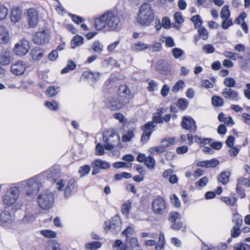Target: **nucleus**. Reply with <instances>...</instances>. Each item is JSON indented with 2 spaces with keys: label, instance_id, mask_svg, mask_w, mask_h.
Masks as SVG:
<instances>
[{
  "label": "nucleus",
  "instance_id": "f257e3e1",
  "mask_svg": "<svg viewBox=\"0 0 250 250\" xmlns=\"http://www.w3.org/2000/svg\"><path fill=\"white\" fill-rule=\"evenodd\" d=\"M58 176L56 170L49 169L35 177L21 181L18 184V188L22 189L27 197L34 198L40 188V180L42 177L56 181Z\"/></svg>",
  "mask_w": 250,
  "mask_h": 250
},
{
  "label": "nucleus",
  "instance_id": "f03ea898",
  "mask_svg": "<svg viewBox=\"0 0 250 250\" xmlns=\"http://www.w3.org/2000/svg\"><path fill=\"white\" fill-rule=\"evenodd\" d=\"M120 18L117 14L107 11L95 19L94 27L98 30L105 28L109 31H115L120 28Z\"/></svg>",
  "mask_w": 250,
  "mask_h": 250
},
{
  "label": "nucleus",
  "instance_id": "7ed1b4c3",
  "mask_svg": "<svg viewBox=\"0 0 250 250\" xmlns=\"http://www.w3.org/2000/svg\"><path fill=\"white\" fill-rule=\"evenodd\" d=\"M155 13L151 6L148 3L142 4L139 7L136 21L142 26H148L153 22Z\"/></svg>",
  "mask_w": 250,
  "mask_h": 250
},
{
  "label": "nucleus",
  "instance_id": "20e7f679",
  "mask_svg": "<svg viewBox=\"0 0 250 250\" xmlns=\"http://www.w3.org/2000/svg\"><path fill=\"white\" fill-rule=\"evenodd\" d=\"M20 194V191L18 187H11L2 197L3 205L7 207L13 206L17 201Z\"/></svg>",
  "mask_w": 250,
  "mask_h": 250
},
{
  "label": "nucleus",
  "instance_id": "39448f33",
  "mask_svg": "<svg viewBox=\"0 0 250 250\" xmlns=\"http://www.w3.org/2000/svg\"><path fill=\"white\" fill-rule=\"evenodd\" d=\"M38 203L42 209L46 210L51 208L54 203L53 193L49 190L42 191L38 197Z\"/></svg>",
  "mask_w": 250,
  "mask_h": 250
},
{
  "label": "nucleus",
  "instance_id": "423d86ee",
  "mask_svg": "<svg viewBox=\"0 0 250 250\" xmlns=\"http://www.w3.org/2000/svg\"><path fill=\"white\" fill-rule=\"evenodd\" d=\"M103 142L105 143L104 148L107 150L112 151L115 145L120 142V137L115 132L108 131L103 135Z\"/></svg>",
  "mask_w": 250,
  "mask_h": 250
},
{
  "label": "nucleus",
  "instance_id": "0eeeda50",
  "mask_svg": "<svg viewBox=\"0 0 250 250\" xmlns=\"http://www.w3.org/2000/svg\"><path fill=\"white\" fill-rule=\"evenodd\" d=\"M30 48V46L28 41L22 39L15 43L12 50L15 55L21 57L27 54Z\"/></svg>",
  "mask_w": 250,
  "mask_h": 250
},
{
  "label": "nucleus",
  "instance_id": "6e6552de",
  "mask_svg": "<svg viewBox=\"0 0 250 250\" xmlns=\"http://www.w3.org/2000/svg\"><path fill=\"white\" fill-rule=\"evenodd\" d=\"M28 68L26 62L22 60H19L12 62L10 65V72L15 76H21Z\"/></svg>",
  "mask_w": 250,
  "mask_h": 250
},
{
  "label": "nucleus",
  "instance_id": "1a4fd4ad",
  "mask_svg": "<svg viewBox=\"0 0 250 250\" xmlns=\"http://www.w3.org/2000/svg\"><path fill=\"white\" fill-rule=\"evenodd\" d=\"M152 210L156 214L164 213L167 209V205L164 199L160 196L155 198L152 203Z\"/></svg>",
  "mask_w": 250,
  "mask_h": 250
},
{
  "label": "nucleus",
  "instance_id": "9d476101",
  "mask_svg": "<svg viewBox=\"0 0 250 250\" xmlns=\"http://www.w3.org/2000/svg\"><path fill=\"white\" fill-rule=\"evenodd\" d=\"M26 19L29 27L34 28L39 22V13L35 8H30L26 12Z\"/></svg>",
  "mask_w": 250,
  "mask_h": 250
},
{
  "label": "nucleus",
  "instance_id": "9b49d317",
  "mask_svg": "<svg viewBox=\"0 0 250 250\" xmlns=\"http://www.w3.org/2000/svg\"><path fill=\"white\" fill-rule=\"evenodd\" d=\"M49 38V32L47 30L42 28L37 31L33 37V41L35 43L38 44H43L48 42Z\"/></svg>",
  "mask_w": 250,
  "mask_h": 250
},
{
  "label": "nucleus",
  "instance_id": "f8f14e48",
  "mask_svg": "<svg viewBox=\"0 0 250 250\" xmlns=\"http://www.w3.org/2000/svg\"><path fill=\"white\" fill-rule=\"evenodd\" d=\"M121 223L118 220H108L105 221L104 229L113 233H117L120 230Z\"/></svg>",
  "mask_w": 250,
  "mask_h": 250
},
{
  "label": "nucleus",
  "instance_id": "ddd939ff",
  "mask_svg": "<svg viewBox=\"0 0 250 250\" xmlns=\"http://www.w3.org/2000/svg\"><path fill=\"white\" fill-rule=\"evenodd\" d=\"M22 17V10L18 7H13L10 11V21L13 23L20 22Z\"/></svg>",
  "mask_w": 250,
  "mask_h": 250
},
{
  "label": "nucleus",
  "instance_id": "4468645a",
  "mask_svg": "<svg viewBox=\"0 0 250 250\" xmlns=\"http://www.w3.org/2000/svg\"><path fill=\"white\" fill-rule=\"evenodd\" d=\"M154 126L153 123L150 122L146 123L144 126H142V129L144 132L142 136L141 141L144 143H146L149 140Z\"/></svg>",
  "mask_w": 250,
  "mask_h": 250
},
{
  "label": "nucleus",
  "instance_id": "2eb2a0df",
  "mask_svg": "<svg viewBox=\"0 0 250 250\" xmlns=\"http://www.w3.org/2000/svg\"><path fill=\"white\" fill-rule=\"evenodd\" d=\"M250 186V180L248 178L240 177L237 180V184L236 190L238 194H241V198L245 197V194L241 189L242 186H246L249 187Z\"/></svg>",
  "mask_w": 250,
  "mask_h": 250
},
{
  "label": "nucleus",
  "instance_id": "dca6fc26",
  "mask_svg": "<svg viewBox=\"0 0 250 250\" xmlns=\"http://www.w3.org/2000/svg\"><path fill=\"white\" fill-rule=\"evenodd\" d=\"M30 55L33 62H39L43 58L44 51L39 47H35L31 50Z\"/></svg>",
  "mask_w": 250,
  "mask_h": 250
},
{
  "label": "nucleus",
  "instance_id": "f3484780",
  "mask_svg": "<svg viewBox=\"0 0 250 250\" xmlns=\"http://www.w3.org/2000/svg\"><path fill=\"white\" fill-rule=\"evenodd\" d=\"M182 125L184 129L191 131H195L197 128L195 122L189 117H184L183 118Z\"/></svg>",
  "mask_w": 250,
  "mask_h": 250
},
{
  "label": "nucleus",
  "instance_id": "a211bd4d",
  "mask_svg": "<svg viewBox=\"0 0 250 250\" xmlns=\"http://www.w3.org/2000/svg\"><path fill=\"white\" fill-rule=\"evenodd\" d=\"M12 60V57L9 50H3L0 53V64L1 65H8Z\"/></svg>",
  "mask_w": 250,
  "mask_h": 250
},
{
  "label": "nucleus",
  "instance_id": "6ab92c4d",
  "mask_svg": "<svg viewBox=\"0 0 250 250\" xmlns=\"http://www.w3.org/2000/svg\"><path fill=\"white\" fill-rule=\"evenodd\" d=\"M222 95L225 98L234 101H237L239 100L238 92L231 89L225 88L222 92Z\"/></svg>",
  "mask_w": 250,
  "mask_h": 250
},
{
  "label": "nucleus",
  "instance_id": "aec40b11",
  "mask_svg": "<svg viewBox=\"0 0 250 250\" xmlns=\"http://www.w3.org/2000/svg\"><path fill=\"white\" fill-rule=\"evenodd\" d=\"M9 30L5 26L0 25V43L6 44L10 41Z\"/></svg>",
  "mask_w": 250,
  "mask_h": 250
},
{
  "label": "nucleus",
  "instance_id": "412c9836",
  "mask_svg": "<svg viewBox=\"0 0 250 250\" xmlns=\"http://www.w3.org/2000/svg\"><path fill=\"white\" fill-rule=\"evenodd\" d=\"M110 164L105 161L97 159L92 163L93 168L97 167L102 169H106L110 167Z\"/></svg>",
  "mask_w": 250,
  "mask_h": 250
},
{
  "label": "nucleus",
  "instance_id": "4be33fe9",
  "mask_svg": "<svg viewBox=\"0 0 250 250\" xmlns=\"http://www.w3.org/2000/svg\"><path fill=\"white\" fill-rule=\"evenodd\" d=\"M150 45L143 42H139L132 44L131 49L135 52H140L150 48Z\"/></svg>",
  "mask_w": 250,
  "mask_h": 250
},
{
  "label": "nucleus",
  "instance_id": "5701e85b",
  "mask_svg": "<svg viewBox=\"0 0 250 250\" xmlns=\"http://www.w3.org/2000/svg\"><path fill=\"white\" fill-rule=\"evenodd\" d=\"M83 43V38L79 35L75 36L71 41L70 45L72 49L81 46Z\"/></svg>",
  "mask_w": 250,
  "mask_h": 250
},
{
  "label": "nucleus",
  "instance_id": "b1692460",
  "mask_svg": "<svg viewBox=\"0 0 250 250\" xmlns=\"http://www.w3.org/2000/svg\"><path fill=\"white\" fill-rule=\"evenodd\" d=\"M122 104L116 99L111 98L109 100L108 107L112 110H117L120 109Z\"/></svg>",
  "mask_w": 250,
  "mask_h": 250
},
{
  "label": "nucleus",
  "instance_id": "393cba45",
  "mask_svg": "<svg viewBox=\"0 0 250 250\" xmlns=\"http://www.w3.org/2000/svg\"><path fill=\"white\" fill-rule=\"evenodd\" d=\"M176 142V140L175 138L174 137L172 138H167L164 140H163L161 142V145L163 146L164 150L166 151V148L167 147H169L173 145H174Z\"/></svg>",
  "mask_w": 250,
  "mask_h": 250
},
{
  "label": "nucleus",
  "instance_id": "a878e982",
  "mask_svg": "<svg viewBox=\"0 0 250 250\" xmlns=\"http://www.w3.org/2000/svg\"><path fill=\"white\" fill-rule=\"evenodd\" d=\"M83 77L87 80L94 81L99 79L100 74L97 72L86 71L83 73Z\"/></svg>",
  "mask_w": 250,
  "mask_h": 250
},
{
  "label": "nucleus",
  "instance_id": "bb28decb",
  "mask_svg": "<svg viewBox=\"0 0 250 250\" xmlns=\"http://www.w3.org/2000/svg\"><path fill=\"white\" fill-rule=\"evenodd\" d=\"M230 176V172L229 171L222 172L218 176V180L223 185H226L229 182Z\"/></svg>",
  "mask_w": 250,
  "mask_h": 250
},
{
  "label": "nucleus",
  "instance_id": "cd10ccee",
  "mask_svg": "<svg viewBox=\"0 0 250 250\" xmlns=\"http://www.w3.org/2000/svg\"><path fill=\"white\" fill-rule=\"evenodd\" d=\"M165 245V238L163 232L159 233L158 241L156 244L155 249L156 250H161L164 249Z\"/></svg>",
  "mask_w": 250,
  "mask_h": 250
},
{
  "label": "nucleus",
  "instance_id": "c85d7f7f",
  "mask_svg": "<svg viewBox=\"0 0 250 250\" xmlns=\"http://www.w3.org/2000/svg\"><path fill=\"white\" fill-rule=\"evenodd\" d=\"M119 95L120 97L128 98L129 96L130 91L125 85H121L119 87Z\"/></svg>",
  "mask_w": 250,
  "mask_h": 250
},
{
  "label": "nucleus",
  "instance_id": "c756f323",
  "mask_svg": "<svg viewBox=\"0 0 250 250\" xmlns=\"http://www.w3.org/2000/svg\"><path fill=\"white\" fill-rule=\"evenodd\" d=\"M44 105L50 110L56 111L59 109V104L55 101H46Z\"/></svg>",
  "mask_w": 250,
  "mask_h": 250
},
{
  "label": "nucleus",
  "instance_id": "7c9ffc66",
  "mask_svg": "<svg viewBox=\"0 0 250 250\" xmlns=\"http://www.w3.org/2000/svg\"><path fill=\"white\" fill-rule=\"evenodd\" d=\"M104 45L99 41H95L92 45L93 50L97 53H101L104 50Z\"/></svg>",
  "mask_w": 250,
  "mask_h": 250
},
{
  "label": "nucleus",
  "instance_id": "2f4dec72",
  "mask_svg": "<svg viewBox=\"0 0 250 250\" xmlns=\"http://www.w3.org/2000/svg\"><path fill=\"white\" fill-rule=\"evenodd\" d=\"M128 243L132 250H142L136 238H131Z\"/></svg>",
  "mask_w": 250,
  "mask_h": 250
},
{
  "label": "nucleus",
  "instance_id": "473e14b6",
  "mask_svg": "<svg viewBox=\"0 0 250 250\" xmlns=\"http://www.w3.org/2000/svg\"><path fill=\"white\" fill-rule=\"evenodd\" d=\"M75 181L73 180H70L67 184V185L64 188L65 196L68 198L70 195L71 191L74 188Z\"/></svg>",
  "mask_w": 250,
  "mask_h": 250
},
{
  "label": "nucleus",
  "instance_id": "72a5a7b5",
  "mask_svg": "<svg viewBox=\"0 0 250 250\" xmlns=\"http://www.w3.org/2000/svg\"><path fill=\"white\" fill-rule=\"evenodd\" d=\"M165 151L163 146H162L161 145L159 146L151 147L149 149V152L152 155L159 154Z\"/></svg>",
  "mask_w": 250,
  "mask_h": 250
},
{
  "label": "nucleus",
  "instance_id": "f704fd0d",
  "mask_svg": "<svg viewBox=\"0 0 250 250\" xmlns=\"http://www.w3.org/2000/svg\"><path fill=\"white\" fill-rule=\"evenodd\" d=\"M185 86V84L183 80H179L176 82L172 88V91L176 93L179 90L183 89Z\"/></svg>",
  "mask_w": 250,
  "mask_h": 250
},
{
  "label": "nucleus",
  "instance_id": "c9c22d12",
  "mask_svg": "<svg viewBox=\"0 0 250 250\" xmlns=\"http://www.w3.org/2000/svg\"><path fill=\"white\" fill-rule=\"evenodd\" d=\"M230 15V11L229 10V7L228 5H225L222 9L220 17L221 19H229Z\"/></svg>",
  "mask_w": 250,
  "mask_h": 250
},
{
  "label": "nucleus",
  "instance_id": "e433bc0d",
  "mask_svg": "<svg viewBox=\"0 0 250 250\" xmlns=\"http://www.w3.org/2000/svg\"><path fill=\"white\" fill-rule=\"evenodd\" d=\"M8 14V8L3 4H0V21L6 19Z\"/></svg>",
  "mask_w": 250,
  "mask_h": 250
},
{
  "label": "nucleus",
  "instance_id": "4c0bfd02",
  "mask_svg": "<svg viewBox=\"0 0 250 250\" xmlns=\"http://www.w3.org/2000/svg\"><path fill=\"white\" fill-rule=\"evenodd\" d=\"M59 92V87L58 86H51L49 87L46 91L47 94L50 97H54Z\"/></svg>",
  "mask_w": 250,
  "mask_h": 250
},
{
  "label": "nucleus",
  "instance_id": "58836bf2",
  "mask_svg": "<svg viewBox=\"0 0 250 250\" xmlns=\"http://www.w3.org/2000/svg\"><path fill=\"white\" fill-rule=\"evenodd\" d=\"M212 104L215 106H221L224 103L223 99L220 97L214 96L212 97Z\"/></svg>",
  "mask_w": 250,
  "mask_h": 250
},
{
  "label": "nucleus",
  "instance_id": "ea45409f",
  "mask_svg": "<svg viewBox=\"0 0 250 250\" xmlns=\"http://www.w3.org/2000/svg\"><path fill=\"white\" fill-rule=\"evenodd\" d=\"M39 212H37L36 210L34 209L27 210L25 212L24 218L25 219L37 218L39 217Z\"/></svg>",
  "mask_w": 250,
  "mask_h": 250
},
{
  "label": "nucleus",
  "instance_id": "a19ab883",
  "mask_svg": "<svg viewBox=\"0 0 250 250\" xmlns=\"http://www.w3.org/2000/svg\"><path fill=\"white\" fill-rule=\"evenodd\" d=\"M101 247V244L99 242H92L86 244L85 248L87 250H96Z\"/></svg>",
  "mask_w": 250,
  "mask_h": 250
},
{
  "label": "nucleus",
  "instance_id": "79ce46f5",
  "mask_svg": "<svg viewBox=\"0 0 250 250\" xmlns=\"http://www.w3.org/2000/svg\"><path fill=\"white\" fill-rule=\"evenodd\" d=\"M169 198L171 204L175 208H179L181 207V202L175 194L170 195Z\"/></svg>",
  "mask_w": 250,
  "mask_h": 250
},
{
  "label": "nucleus",
  "instance_id": "37998d69",
  "mask_svg": "<svg viewBox=\"0 0 250 250\" xmlns=\"http://www.w3.org/2000/svg\"><path fill=\"white\" fill-rule=\"evenodd\" d=\"M131 207V203L129 201L122 205V212L124 215H125V217H127L129 214Z\"/></svg>",
  "mask_w": 250,
  "mask_h": 250
},
{
  "label": "nucleus",
  "instance_id": "c03bdc74",
  "mask_svg": "<svg viewBox=\"0 0 250 250\" xmlns=\"http://www.w3.org/2000/svg\"><path fill=\"white\" fill-rule=\"evenodd\" d=\"M90 171V167L88 165H83L81 167L79 170L81 177L87 175Z\"/></svg>",
  "mask_w": 250,
  "mask_h": 250
},
{
  "label": "nucleus",
  "instance_id": "a18cd8bd",
  "mask_svg": "<svg viewBox=\"0 0 250 250\" xmlns=\"http://www.w3.org/2000/svg\"><path fill=\"white\" fill-rule=\"evenodd\" d=\"M41 233L44 237L48 238H53L56 236V232L50 230H42Z\"/></svg>",
  "mask_w": 250,
  "mask_h": 250
},
{
  "label": "nucleus",
  "instance_id": "49530a36",
  "mask_svg": "<svg viewBox=\"0 0 250 250\" xmlns=\"http://www.w3.org/2000/svg\"><path fill=\"white\" fill-rule=\"evenodd\" d=\"M221 200L227 205L233 206L237 201V198L236 197L230 198L228 197H223L221 198Z\"/></svg>",
  "mask_w": 250,
  "mask_h": 250
},
{
  "label": "nucleus",
  "instance_id": "de8ad7c7",
  "mask_svg": "<svg viewBox=\"0 0 250 250\" xmlns=\"http://www.w3.org/2000/svg\"><path fill=\"white\" fill-rule=\"evenodd\" d=\"M145 164L148 168H153L155 165V161L152 157L148 156L146 159Z\"/></svg>",
  "mask_w": 250,
  "mask_h": 250
},
{
  "label": "nucleus",
  "instance_id": "09e8293b",
  "mask_svg": "<svg viewBox=\"0 0 250 250\" xmlns=\"http://www.w3.org/2000/svg\"><path fill=\"white\" fill-rule=\"evenodd\" d=\"M158 83L153 80L148 81L147 89L149 92H153L158 89Z\"/></svg>",
  "mask_w": 250,
  "mask_h": 250
},
{
  "label": "nucleus",
  "instance_id": "8fccbe9b",
  "mask_svg": "<svg viewBox=\"0 0 250 250\" xmlns=\"http://www.w3.org/2000/svg\"><path fill=\"white\" fill-rule=\"evenodd\" d=\"M234 250H250V246L244 243L236 244L233 247Z\"/></svg>",
  "mask_w": 250,
  "mask_h": 250
},
{
  "label": "nucleus",
  "instance_id": "3c124183",
  "mask_svg": "<svg viewBox=\"0 0 250 250\" xmlns=\"http://www.w3.org/2000/svg\"><path fill=\"white\" fill-rule=\"evenodd\" d=\"M223 21L222 22V28L223 29H228L230 26L232 25L233 22L231 19H223Z\"/></svg>",
  "mask_w": 250,
  "mask_h": 250
},
{
  "label": "nucleus",
  "instance_id": "603ef678",
  "mask_svg": "<svg viewBox=\"0 0 250 250\" xmlns=\"http://www.w3.org/2000/svg\"><path fill=\"white\" fill-rule=\"evenodd\" d=\"M235 81L231 78L227 77L224 81V84L226 87H233L235 86Z\"/></svg>",
  "mask_w": 250,
  "mask_h": 250
},
{
  "label": "nucleus",
  "instance_id": "864d4df0",
  "mask_svg": "<svg viewBox=\"0 0 250 250\" xmlns=\"http://www.w3.org/2000/svg\"><path fill=\"white\" fill-rule=\"evenodd\" d=\"M120 43V41H116L115 42L110 43L106 48V50L109 53H111L114 52L117 47Z\"/></svg>",
  "mask_w": 250,
  "mask_h": 250
},
{
  "label": "nucleus",
  "instance_id": "5fc2aeb1",
  "mask_svg": "<svg viewBox=\"0 0 250 250\" xmlns=\"http://www.w3.org/2000/svg\"><path fill=\"white\" fill-rule=\"evenodd\" d=\"M208 182V178L207 177H203L195 183V186L196 187L202 188L206 186Z\"/></svg>",
  "mask_w": 250,
  "mask_h": 250
},
{
  "label": "nucleus",
  "instance_id": "6e6d98bb",
  "mask_svg": "<svg viewBox=\"0 0 250 250\" xmlns=\"http://www.w3.org/2000/svg\"><path fill=\"white\" fill-rule=\"evenodd\" d=\"M182 223L180 220H172L171 227L173 229L179 230L182 227Z\"/></svg>",
  "mask_w": 250,
  "mask_h": 250
},
{
  "label": "nucleus",
  "instance_id": "4d7b16f0",
  "mask_svg": "<svg viewBox=\"0 0 250 250\" xmlns=\"http://www.w3.org/2000/svg\"><path fill=\"white\" fill-rule=\"evenodd\" d=\"M198 33L200 37L205 40L208 38V32L205 27H201L198 29Z\"/></svg>",
  "mask_w": 250,
  "mask_h": 250
},
{
  "label": "nucleus",
  "instance_id": "13d9d810",
  "mask_svg": "<svg viewBox=\"0 0 250 250\" xmlns=\"http://www.w3.org/2000/svg\"><path fill=\"white\" fill-rule=\"evenodd\" d=\"M191 21L193 22L196 27H200L202 23V20L199 15H195L192 17Z\"/></svg>",
  "mask_w": 250,
  "mask_h": 250
},
{
  "label": "nucleus",
  "instance_id": "bf43d9fd",
  "mask_svg": "<svg viewBox=\"0 0 250 250\" xmlns=\"http://www.w3.org/2000/svg\"><path fill=\"white\" fill-rule=\"evenodd\" d=\"M163 27L165 29H169L171 27V22L169 18L165 17L163 18L162 21Z\"/></svg>",
  "mask_w": 250,
  "mask_h": 250
},
{
  "label": "nucleus",
  "instance_id": "052dcab7",
  "mask_svg": "<svg viewBox=\"0 0 250 250\" xmlns=\"http://www.w3.org/2000/svg\"><path fill=\"white\" fill-rule=\"evenodd\" d=\"M184 54V52L178 48H174L172 49V55L175 59H178Z\"/></svg>",
  "mask_w": 250,
  "mask_h": 250
},
{
  "label": "nucleus",
  "instance_id": "680f3d73",
  "mask_svg": "<svg viewBox=\"0 0 250 250\" xmlns=\"http://www.w3.org/2000/svg\"><path fill=\"white\" fill-rule=\"evenodd\" d=\"M195 142L199 144L206 145L209 144L210 140L209 138H202L200 137L196 136L195 137Z\"/></svg>",
  "mask_w": 250,
  "mask_h": 250
},
{
  "label": "nucleus",
  "instance_id": "e2e57ef3",
  "mask_svg": "<svg viewBox=\"0 0 250 250\" xmlns=\"http://www.w3.org/2000/svg\"><path fill=\"white\" fill-rule=\"evenodd\" d=\"M188 102L186 99H180L178 100L177 106L182 110L185 109L188 105Z\"/></svg>",
  "mask_w": 250,
  "mask_h": 250
},
{
  "label": "nucleus",
  "instance_id": "0e129e2a",
  "mask_svg": "<svg viewBox=\"0 0 250 250\" xmlns=\"http://www.w3.org/2000/svg\"><path fill=\"white\" fill-rule=\"evenodd\" d=\"M214 50V47L210 44H206L203 47V50L207 54L212 53Z\"/></svg>",
  "mask_w": 250,
  "mask_h": 250
},
{
  "label": "nucleus",
  "instance_id": "69168bd1",
  "mask_svg": "<svg viewBox=\"0 0 250 250\" xmlns=\"http://www.w3.org/2000/svg\"><path fill=\"white\" fill-rule=\"evenodd\" d=\"M104 153V149L101 144L98 143L96 146V154L97 155H103Z\"/></svg>",
  "mask_w": 250,
  "mask_h": 250
},
{
  "label": "nucleus",
  "instance_id": "338daca9",
  "mask_svg": "<svg viewBox=\"0 0 250 250\" xmlns=\"http://www.w3.org/2000/svg\"><path fill=\"white\" fill-rule=\"evenodd\" d=\"M133 137V133L132 131H129L126 134L122 136V141L124 142H129L131 139Z\"/></svg>",
  "mask_w": 250,
  "mask_h": 250
},
{
  "label": "nucleus",
  "instance_id": "774afa93",
  "mask_svg": "<svg viewBox=\"0 0 250 250\" xmlns=\"http://www.w3.org/2000/svg\"><path fill=\"white\" fill-rule=\"evenodd\" d=\"M46 250H61L60 246L58 243H51L47 246Z\"/></svg>",
  "mask_w": 250,
  "mask_h": 250
}]
</instances>
